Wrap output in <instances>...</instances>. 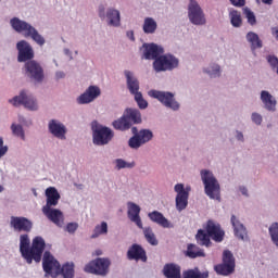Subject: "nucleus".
I'll return each mask as SVG.
<instances>
[{
  "label": "nucleus",
  "instance_id": "nucleus-33",
  "mask_svg": "<svg viewBox=\"0 0 278 278\" xmlns=\"http://www.w3.org/2000/svg\"><path fill=\"white\" fill-rule=\"evenodd\" d=\"M157 30V22L153 17H146L143 22L144 34H155Z\"/></svg>",
  "mask_w": 278,
  "mask_h": 278
},
{
  "label": "nucleus",
  "instance_id": "nucleus-7",
  "mask_svg": "<svg viewBox=\"0 0 278 278\" xmlns=\"http://www.w3.org/2000/svg\"><path fill=\"white\" fill-rule=\"evenodd\" d=\"M177 66H179V59L172 54H161L153 62V68L156 73L174 71Z\"/></svg>",
  "mask_w": 278,
  "mask_h": 278
},
{
  "label": "nucleus",
  "instance_id": "nucleus-28",
  "mask_svg": "<svg viewBox=\"0 0 278 278\" xmlns=\"http://www.w3.org/2000/svg\"><path fill=\"white\" fill-rule=\"evenodd\" d=\"M231 225L235 229V236L236 238H239V240H247V228L238 218H236V215L231 216Z\"/></svg>",
  "mask_w": 278,
  "mask_h": 278
},
{
  "label": "nucleus",
  "instance_id": "nucleus-39",
  "mask_svg": "<svg viewBox=\"0 0 278 278\" xmlns=\"http://www.w3.org/2000/svg\"><path fill=\"white\" fill-rule=\"evenodd\" d=\"M108 233V223L102 222L101 225H97L93 229V236L91 238H99V236H103Z\"/></svg>",
  "mask_w": 278,
  "mask_h": 278
},
{
  "label": "nucleus",
  "instance_id": "nucleus-47",
  "mask_svg": "<svg viewBox=\"0 0 278 278\" xmlns=\"http://www.w3.org/2000/svg\"><path fill=\"white\" fill-rule=\"evenodd\" d=\"M77 229H79V224L77 223H68L65 227V231H67V233H75Z\"/></svg>",
  "mask_w": 278,
  "mask_h": 278
},
{
  "label": "nucleus",
  "instance_id": "nucleus-2",
  "mask_svg": "<svg viewBox=\"0 0 278 278\" xmlns=\"http://www.w3.org/2000/svg\"><path fill=\"white\" fill-rule=\"evenodd\" d=\"M42 268L46 275H50L51 277L62 275L63 278H75V264L66 263L61 266L60 262L49 251L43 253Z\"/></svg>",
  "mask_w": 278,
  "mask_h": 278
},
{
  "label": "nucleus",
  "instance_id": "nucleus-44",
  "mask_svg": "<svg viewBox=\"0 0 278 278\" xmlns=\"http://www.w3.org/2000/svg\"><path fill=\"white\" fill-rule=\"evenodd\" d=\"M141 144L143 143L138 135L132 136L128 141V146L130 147V149H140Z\"/></svg>",
  "mask_w": 278,
  "mask_h": 278
},
{
  "label": "nucleus",
  "instance_id": "nucleus-53",
  "mask_svg": "<svg viewBox=\"0 0 278 278\" xmlns=\"http://www.w3.org/2000/svg\"><path fill=\"white\" fill-rule=\"evenodd\" d=\"M127 37L129 38V40H136V38L134 37V30L128 31Z\"/></svg>",
  "mask_w": 278,
  "mask_h": 278
},
{
  "label": "nucleus",
  "instance_id": "nucleus-12",
  "mask_svg": "<svg viewBox=\"0 0 278 278\" xmlns=\"http://www.w3.org/2000/svg\"><path fill=\"white\" fill-rule=\"evenodd\" d=\"M176 195V208L178 212H184L188 207V198L190 197V187H185L184 184H177L174 187Z\"/></svg>",
  "mask_w": 278,
  "mask_h": 278
},
{
  "label": "nucleus",
  "instance_id": "nucleus-1",
  "mask_svg": "<svg viewBox=\"0 0 278 278\" xmlns=\"http://www.w3.org/2000/svg\"><path fill=\"white\" fill-rule=\"evenodd\" d=\"M29 236L22 235L20 237V252L22 257L26 260L27 264H31V262L39 263L42 260V253H45V248L47 243L42 237H35L33 239L31 247H29Z\"/></svg>",
  "mask_w": 278,
  "mask_h": 278
},
{
  "label": "nucleus",
  "instance_id": "nucleus-11",
  "mask_svg": "<svg viewBox=\"0 0 278 278\" xmlns=\"http://www.w3.org/2000/svg\"><path fill=\"white\" fill-rule=\"evenodd\" d=\"M188 17L190 23L193 25H205V13H203V9H201V5H199L197 0H190L188 7Z\"/></svg>",
  "mask_w": 278,
  "mask_h": 278
},
{
  "label": "nucleus",
  "instance_id": "nucleus-40",
  "mask_svg": "<svg viewBox=\"0 0 278 278\" xmlns=\"http://www.w3.org/2000/svg\"><path fill=\"white\" fill-rule=\"evenodd\" d=\"M134 97L139 110H147V108H149V102L144 100L142 92L136 93Z\"/></svg>",
  "mask_w": 278,
  "mask_h": 278
},
{
  "label": "nucleus",
  "instance_id": "nucleus-48",
  "mask_svg": "<svg viewBox=\"0 0 278 278\" xmlns=\"http://www.w3.org/2000/svg\"><path fill=\"white\" fill-rule=\"evenodd\" d=\"M208 74L211 77H219L220 76V66L219 65H214L212 71H208Z\"/></svg>",
  "mask_w": 278,
  "mask_h": 278
},
{
  "label": "nucleus",
  "instance_id": "nucleus-57",
  "mask_svg": "<svg viewBox=\"0 0 278 278\" xmlns=\"http://www.w3.org/2000/svg\"><path fill=\"white\" fill-rule=\"evenodd\" d=\"M266 5H273V0H262Z\"/></svg>",
  "mask_w": 278,
  "mask_h": 278
},
{
  "label": "nucleus",
  "instance_id": "nucleus-60",
  "mask_svg": "<svg viewBox=\"0 0 278 278\" xmlns=\"http://www.w3.org/2000/svg\"><path fill=\"white\" fill-rule=\"evenodd\" d=\"M0 147H3V138H0Z\"/></svg>",
  "mask_w": 278,
  "mask_h": 278
},
{
  "label": "nucleus",
  "instance_id": "nucleus-36",
  "mask_svg": "<svg viewBox=\"0 0 278 278\" xmlns=\"http://www.w3.org/2000/svg\"><path fill=\"white\" fill-rule=\"evenodd\" d=\"M230 23L232 27H241L242 26V15L240 12L233 10L229 13Z\"/></svg>",
  "mask_w": 278,
  "mask_h": 278
},
{
  "label": "nucleus",
  "instance_id": "nucleus-15",
  "mask_svg": "<svg viewBox=\"0 0 278 278\" xmlns=\"http://www.w3.org/2000/svg\"><path fill=\"white\" fill-rule=\"evenodd\" d=\"M204 230L208 233L212 240H214V242H223V240H225V230L220 228V224L215 223L212 219L206 222Z\"/></svg>",
  "mask_w": 278,
  "mask_h": 278
},
{
  "label": "nucleus",
  "instance_id": "nucleus-58",
  "mask_svg": "<svg viewBox=\"0 0 278 278\" xmlns=\"http://www.w3.org/2000/svg\"><path fill=\"white\" fill-rule=\"evenodd\" d=\"M237 138L239 140H243L244 139V135H242V132H237Z\"/></svg>",
  "mask_w": 278,
  "mask_h": 278
},
{
  "label": "nucleus",
  "instance_id": "nucleus-55",
  "mask_svg": "<svg viewBox=\"0 0 278 278\" xmlns=\"http://www.w3.org/2000/svg\"><path fill=\"white\" fill-rule=\"evenodd\" d=\"M131 132L134 134V136H139L140 132H138V128L137 127H132L131 128Z\"/></svg>",
  "mask_w": 278,
  "mask_h": 278
},
{
  "label": "nucleus",
  "instance_id": "nucleus-29",
  "mask_svg": "<svg viewBox=\"0 0 278 278\" xmlns=\"http://www.w3.org/2000/svg\"><path fill=\"white\" fill-rule=\"evenodd\" d=\"M261 101L264 103V106L268 110V112H275V108H277V100H275L270 92L262 91Z\"/></svg>",
  "mask_w": 278,
  "mask_h": 278
},
{
  "label": "nucleus",
  "instance_id": "nucleus-23",
  "mask_svg": "<svg viewBox=\"0 0 278 278\" xmlns=\"http://www.w3.org/2000/svg\"><path fill=\"white\" fill-rule=\"evenodd\" d=\"M128 218L135 223L139 229H142V219L140 218V207L134 202L128 203Z\"/></svg>",
  "mask_w": 278,
  "mask_h": 278
},
{
  "label": "nucleus",
  "instance_id": "nucleus-41",
  "mask_svg": "<svg viewBox=\"0 0 278 278\" xmlns=\"http://www.w3.org/2000/svg\"><path fill=\"white\" fill-rule=\"evenodd\" d=\"M11 130L14 136H17V138H21L22 140H25V130H23V126L12 124Z\"/></svg>",
  "mask_w": 278,
  "mask_h": 278
},
{
  "label": "nucleus",
  "instance_id": "nucleus-16",
  "mask_svg": "<svg viewBox=\"0 0 278 278\" xmlns=\"http://www.w3.org/2000/svg\"><path fill=\"white\" fill-rule=\"evenodd\" d=\"M16 49L18 51V62H28V60H34V49L29 42L21 40L17 42Z\"/></svg>",
  "mask_w": 278,
  "mask_h": 278
},
{
  "label": "nucleus",
  "instance_id": "nucleus-43",
  "mask_svg": "<svg viewBox=\"0 0 278 278\" xmlns=\"http://www.w3.org/2000/svg\"><path fill=\"white\" fill-rule=\"evenodd\" d=\"M115 168L117 170H122V168H134V166H136V163H127V161L123 160V159H117L115 161Z\"/></svg>",
  "mask_w": 278,
  "mask_h": 278
},
{
  "label": "nucleus",
  "instance_id": "nucleus-50",
  "mask_svg": "<svg viewBox=\"0 0 278 278\" xmlns=\"http://www.w3.org/2000/svg\"><path fill=\"white\" fill-rule=\"evenodd\" d=\"M252 121L255 123V125H262V115L257 113L252 114Z\"/></svg>",
  "mask_w": 278,
  "mask_h": 278
},
{
  "label": "nucleus",
  "instance_id": "nucleus-52",
  "mask_svg": "<svg viewBox=\"0 0 278 278\" xmlns=\"http://www.w3.org/2000/svg\"><path fill=\"white\" fill-rule=\"evenodd\" d=\"M8 153V146H1L0 147V159L3 157V155H5Z\"/></svg>",
  "mask_w": 278,
  "mask_h": 278
},
{
  "label": "nucleus",
  "instance_id": "nucleus-38",
  "mask_svg": "<svg viewBox=\"0 0 278 278\" xmlns=\"http://www.w3.org/2000/svg\"><path fill=\"white\" fill-rule=\"evenodd\" d=\"M137 136L141 140L142 144H147V142H150V140H153V132L149 129H141L139 131V135Z\"/></svg>",
  "mask_w": 278,
  "mask_h": 278
},
{
  "label": "nucleus",
  "instance_id": "nucleus-31",
  "mask_svg": "<svg viewBox=\"0 0 278 278\" xmlns=\"http://www.w3.org/2000/svg\"><path fill=\"white\" fill-rule=\"evenodd\" d=\"M106 18L109 21V25L112 27H118L121 25V12L115 9H109L106 12Z\"/></svg>",
  "mask_w": 278,
  "mask_h": 278
},
{
  "label": "nucleus",
  "instance_id": "nucleus-37",
  "mask_svg": "<svg viewBox=\"0 0 278 278\" xmlns=\"http://www.w3.org/2000/svg\"><path fill=\"white\" fill-rule=\"evenodd\" d=\"M185 278H207L210 274L207 271L201 273L199 269H189L184 274Z\"/></svg>",
  "mask_w": 278,
  "mask_h": 278
},
{
  "label": "nucleus",
  "instance_id": "nucleus-25",
  "mask_svg": "<svg viewBox=\"0 0 278 278\" xmlns=\"http://www.w3.org/2000/svg\"><path fill=\"white\" fill-rule=\"evenodd\" d=\"M47 203L43 207H55L60 202V192L54 187H49L46 189Z\"/></svg>",
  "mask_w": 278,
  "mask_h": 278
},
{
  "label": "nucleus",
  "instance_id": "nucleus-6",
  "mask_svg": "<svg viewBox=\"0 0 278 278\" xmlns=\"http://www.w3.org/2000/svg\"><path fill=\"white\" fill-rule=\"evenodd\" d=\"M93 144L97 147H104L110 144L112 138H114V131L108 126L100 125L98 122L91 124Z\"/></svg>",
  "mask_w": 278,
  "mask_h": 278
},
{
  "label": "nucleus",
  "instance_id": "nucleus-18",
  "mask_svg": "<svg viewBox=\"0 0 278 278\" xmlns=\"http://www.w3.org/2000/svg\"><path fill=\"white\" fill-rule=\"evenodd\" d=\"M11 227H13L14 231H24L25 233H29L34 227V224L27 217L12 216Z\"/></svg>",
  "mask_w": 278,
  "mask_h": 278
},
{
  "label": "nucleus",
  "instance_id": "nucleus-42",
  "mask_svg": "<svg viewBox=\"0 0 278 278\" xmlns=\"http://www.w3.org/2000/svg\"><path fill=\"white\" fill-rule=\"evenodd\" d=\"M269 236L274 244L278 247V223H275L269 227Z\"/></svg>",
  "mask_w": 278,
  "mask_h": 278
},
{
  "label": "nucleus",
  "instance_id": "nucleus-3",
  "mask_svg": "<svg viewBox=\"0 0 278 278\" xmlns=\"http://www.w3.org/2000/svg\"><path fill=\"white\" fill-rule=\"evenodd\" d=\"M10 25L15 31H17V34H24V38H31V40L39 45V47L45 45V37L38 34V30L29 23L20 20L18 17H13L10 21Z\"/></svg>",
  "mask_w": 278,
  "mask_h": 278
},
{
  "label": "nucleus",
  "instance_id": "nucleus-49",
  "mask_svg": "<svg viewBox=\"0 0 278 278\" xmlns=\"http://www.w3.org/2000/svg\"><path fill=\"white\" fill-rule=\"evenodd\" d=\"M230 3L235 5V8H244L247 0H230Z\"/></svg>",
  "mask_w": 278,
  "mask_h": 278
},
{
  "label": "nucleus",
  "instance_id": "nucleus-51",
  "mask_svg": "<svg viewBox=\"0 0 278 278\" xmlns=\"http://www.w3.org/2000/svg\"><path fill=\"white\" fill-rule=\"evenodd\" d=\"M99 16L100 18H105V7L103 5L99 7Z\"/></svg>",
  "mask_w": 278,
  "mask_h": 278
},
{
  "label": "nucleus",
  "instance_id": "nucleus-61",
  "mask_svg": "<svg viewBox=\"0 0 278 278\" xmlns=\"http://www.w3.org/2000/svg\"><path fill=\"white\" fill-rule=\"evenodd\" d=\"M3 191V186H0V192H2Z\"/></svg>",
  "mask_w": 278,
  "mask_h": 278
},
{
  "label": "nucleus",
  "instance_id": "nucleus-24",
  "mask_svg": "<svg viewBox=\"0 0 278 278\" xmlns=\"http://www.w3.org/2000/svg\"><path fill=\"white\" fill-rule=\"evenodd\" d=\"M126 84L130 94H139L140 91V81L138 78L134 77V74L129 71H125Z\"/></svg>",
  "mask_w": 278,
  "mask_h": 278
},
{
  "label": "nucleus",
  "instance_id": "nucleus-34",
  "mask_svg": "<svg viewBox=\"0 0 278 278\" xmlns=\"http://www.w3.org/2000/svg\"><path fill=\"white\" fill-rule=\"evenodd\" d=\"M247 40L251 43L253 51H255V49H262V40H260V36H257V34L248 33Z\"/></svg>",
  "mask_w": 278,
  "mask_h": 278
},
{
  "label": "nucleus",
  "instance_id": "nucleus-4",
  "mask_svg": "<svg viewBox=\"0 0 278 278\" xmlns=\"http://www.w3.org/2000/svg\"><path fill=\"white\" fill-rule=\"evenodd\" d=\"M142 123V114L138 109H126L122 117L115 119L112 125L117 131H127L131 129V125H140Z\"/></svg>",
  "mask_w": 278,
  "mask_h": 278
},
{
  "label": "nucleus",
  "instance_id": "nucleus-10",
  "mask_svg": "<svg viewBox=\"0 0 278 278\" xmlns=\"http://www.w3.org/2000/svg\"><path fill=\"white\" fill-rule=\"evenodd\" d=\"M149 97L157 99V101H160V103H163L165 108H169L174 111L179 110V102L175 101V94H173V92L150 90Z\"/></svg>",
  "mask_w": 278,
  "mask_h": 278
},
{
  "label": "nucleus",
  "instance_id": "nucleus-54",
  "mask_svg": "<svg viewBox=\"0 0 278 278\" xmlns=\"http://www.w3.org/2000/svg\"><path fill=\"white\" fill-rule=\"evenodd\" d=\"M240 191H241V193L244 194L245 197H249V193H248L249 191L247 190V187H241V188H240Z\"/></svg>",
  "mask_w": 278,
  "mask_h": 278
},
{
  "label": "nucleus",
  "instance_id": "nucleus-30",
  "mask_svg": "<svg viewBox=\"0 0 278 278\" xmlns=\"http://www.w3.org/2000/svg\"><path fill=\"white\" fill-rule=\"evenodd\" d=\"M185 255L186 257H190V260H197V257H205V251L198 245L190 243L187 245Z\"/></svg>",
  "mask_w": 278,
  "mask_h": 278
},
{
  "label": "nucleus",
  "instance_id": "nucleus-46",
  "mask_svg": "<svg viewBox=\"0 0 278 278\" xmlns=\"http://www.w3.org/2000/svg\"><path fill=\"white\" fill-rule=\"evenodd\" d=\"M267 62L270 65L273 71L278 70V59H277V56H275V55L267 56Z\"/></svg>",
  "mask_w": 278,
  "mask_h": 278
},
{
  "label": "nucleus",
  "instance_id": "nucleus-27",
  "mask_svg": "<svg viewBox=\"0 0 278 278\" xmlns=\"http://www.w3.org/2000/svg\"><path fill=\"white\" fill-rule=\"evenodd\" d=\"M148 217L150 218V220H152V223H156V225H160L164 229H168V227H170V222H168L166 217H164V214L159 211H153L149 213Z\"/></svg>",
  "mask_w": 278,
  "mask_h": 278
},
{
  "label": "nucleus",
  "instance_id": "nucleus-5",
  "mask_svg": "<svg viewBox=\"0 0 278 278\" xmlns=\"http://www.w3.org/2000/svg\"><path fill=\"white\" fill-rule=\"evenodd\" d=\"M201 179L204 184V192L206 197L220 201V184H218L214 174L207 169H202Z\"/></svg>",
  "mask_w": 278,
  "mask_h": 278
},
{
  "label": "nucleus",
  "instance_id": "nucleus-14",
  "mask_svg": "<svg viewBox=\"0 0 278 278\" xmlns=\"http://www.w3.org/2000/svg\"><path fill=\"white\" fill-rule=\"evenodd\" d=\"M25 71L26 76L29 77V79H34V81H37L38 84L45 79V70H42L40 63L36 61L26 62Z\"/></svg>",
  "mask_w": 278,
  "mask_h": 278
},
{
  "label": "nucleus",
  "instance_id": "nucleus-8",
  "mask_svg": "<svg viewBox=\"0 0 278 278\" xmlns=\"http://www.w3.org/2000/svg\"><path fill=\"white\" fill-rule=\"evenodd\" d=\"M214 270L217 275H224L225 277L231 275V273L236 270V258L233 257V253L229 250H225L223 252V263L216 265Z\"/></svg>",
  "mask_w": 278,
  "mask_h": 278
},
{
  "label": "nucleus",
  "instance_id": "nucleus-13",
  "mask_svg": "<svg viewBox=\"0 0 278 278\" xmlns=\"http://www.w3.org/2000/svg\"><path fill=\"white\" fill-rule=\"evenodd\" d=\"M10 103L14 105V108H18V105H24L27 110L36 111L38 110V102L31 96H27L25 90L20 92V96H15Z\"/></svg>",
  "mask_w": 278,
  "mask_h": 278
},
{
  "label": "nucleus",
  "instance_id": "nucleus-32",
  "mask_svg": "<svg viewBox=\"0 0 278 278\" xmlns=\"http://www.w3.org/2000/svg\"><path fill=\"white\" fill-rule=\"evenodd\" d=\"M212 238L206 230L199 229L198 233L195 235V240L200 243L201 247H212Z\"/></svg>",
  "mask_w": 278,
  "mask_h": 278
},
{
  "label": "nucleus",
  "instance_id": "nucleus-9",
  "mask_svg": "<svg viewBox=\"0 0 278 278\" xmlns=\"http://www.w3.org/2000/svg\"><path fill=\"white\" fill-rule=\"evenodd\" d=\"M112 263L108 258H96L88 263L84 270L85 273H90L91 275H100L105 277L110 273V265Z\"/></svg>",
  "mask_w": 278,
  "mask_h": 278
},
{
  "label": "nucleus",
  "instance_id": "nucleus-17",
  "mask_svg": "<svg viewBox=\"0 0 278 278\" xmlns=\"http://www.w3.org/2000/svg\"><path fill=\"white\" fill-rule=\"evenodd\" d=\"M98 97H101V89L98 86H89L86 91L78 97L77 101L80 105H85L92 103Z\"/></svg>",
  "mask_w": 278,
  "mask_h": 278
},
{
  "label": "nucleus",
  "instance_id": "nucleus-56",
  "mask_svg": "<svg viewBox=\"0 0 278 278\" xmlns=\"http://www.w3.org/2000/svg\"><path fill=\"white\" fill-rule=\"evenodd\" d=\"M62 77H64V72H58L56 79H62Z\"/></svg>",
  "mask_w": 278,
  "mask_h": 278
},
{
  "label": "nucleus",
  "instance_id": "nucleus-21",
  "mask_svg": "<svg viewBox=\"0 0 278 278\" xmlns=\"http://www.w3.org/2000/svg\"><path fill=\"white\" fill-rule=\"evenodd\" d=\"M42 213L51 223H54V225H58V227L62 226V223H64V215L62 214V211L58 208H49L48 207H42Z\"/></svg>",
  "mask_w": 278,
  "mask_h": 278
},
{
  "label": "nucleus",
  "instance_id": "nucleus-35",
  "mask_svg": "<svg viewBox=\"0 0 278 278\" xmlns=\"http://www.w3.org/2000/svg\"><path fill=\"white\" fill-rule=\"evenodd\" d=\"M143 236L149 244H152V247H157V239L155 238V233L151 227H146L143 229Z\"/></svg>",
  "mask_w": 278,
  "mask_h": 278
},
{
  "label": "nucleus",
  "instance_id": "nucleus-19",
  "mask_svg": "<svg viewBox=\"0 0 278 278\" xmlns=\"http://www.w3.org/2000/svg\"><path fill=\"white\" fill-rule=\"evenodd\" d=\"M143 58L144 60H157L163 53L164 48L155 45V43H144L143 45Z\"/></svg>",
  "mask_w": 278,
  "mask_h": 278
},
{
  "label": "nucleus",
  "instance_id": "nucleus-20",
  "mask_svg": "<svg viewBox=\"0 0 278 278\" xmlns=\"http://www.w3.org/2000/svg\"><path fill=\"white\" fill-rule=\"evenodd\" d=\"M48 129L54 138H59V140H66V126L64 124L51 119L48 125Z\"/></svg>",
  "mask_w": 278,
  "mask_h": 278
},
{
  "label": "nucleus",
  "instance_id": "nucleus-22",
  "mask_svg": "<svg viewBox=\"0 0 278 278\" xmlns=\"http://www.w3.org/2000/svg\"><path fill=\"white\" fill-rule=\"evenodd\" d=\"M128 260H135L136 262H147V251H144L140 244H132L127 252Z\"/></svg>",
  "mask_w": 278,
  "mask_h": 278
},
{
  "label": "nucleus",
  "instance_id": "nucleus-45",
  "mask_svg": "<svg viewBox=\"0 0 278 278\" xmlns=\"http://www.w3.org/2000/svg\"><path fill=\"white\" fill-rule=\"evenodd\" d=\"M244 14L250 25H255V23H257V20L255 18V13H253V11H251L249 8L244 9Z\"/></svg>",
  "mask_w": 278,
  "mask_h": 278
},
{
  "label": "nucleus",
  "instance_id": "nucleus-26",
  "mask_svg": "<svg viewBox=\"0 0 278 278\" xmlns=\"http://www.w3.org/2000/svg\"><path fill=\"white\" fill-rule=\"evenodd\" d=\"M163 275L166 278H181V267L174 263L166 264L163 268Z\"/></svg>",
  "mask_w": 278,
  "mask_h": 278
},
{
  "label": "nucleus",
  "instance_id": "nucleus-59",
  "mask_svg": "<svg viewBox=\"0 0 278 278\" xmlns=\"http://www.w3.org/2000/svg\"><path fill=\"white\" fill-rule=\"evenodd\" d=\"M96 255H103V252L101 250H97Z\"/></svg>",
  "mask_w": 278,
  "mask_h": 278
}]
</instances>
